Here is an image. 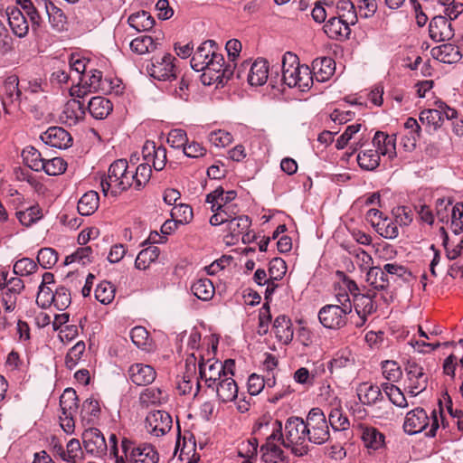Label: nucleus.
I'll return each mask as SVG.
<instances>
[{"instance_id": "2eb2a0df", "label": "nucleus", "mask_w": 463, "mask_h": 463, "mask_svg": "<svg viewBox=\"0 0 463 463\" xmlns=\"http://www.w3.org/2000/svg\"><path fill=\"white\" fill-rule=\"evenodd\" d=\"M375 294H362L355 296L354 299V307L358 316V320L355 322L356 327H362L367 321V317L373 314L377 307L373 301Z\"/></svg>"}, {"instance_id": "423d86ee", "label": "nucleus", "mask_w": 463, "mask_h": 463, "mask_svg": "<svg viewBox=\"0 0 463 463\" xmlns=\"http://www.w3.org/2000/svg\"><path fill=\"white\" fill-rule=\"evenodd\" d=\"M307 430L310 443L321 445L328 441L330 438L329 424L324 411L318 408H312L306 419Z\"/></svg>"}, {"instance_id": "b1692460", "label": "nucleus", "mask_w": 463, "mask_h": 463, "mask_svg": "<svg viewBox=\"0 0 463 463\" xmlns=\"http://www.w3.org/2000/svg\"><path fill=\"white\" fill-rule=\"evenodd\" d=\"M236 196L237 193L234 190L225 192L222 186H218L206 195L205 202L211 204V211L214 212V210L232 204V202Z\"/></svg>"}, {"instance_id": "09e8293b", "label": "nucleus", "mask_w": 463, "mask_h": 463, "mask_svg": "<svg viewBox=\"0 0 463 463\" xmlns=\"http://www.w3.org/2000/svg\"><path fill=\"white\" fill-rule=\"evenodd\" d=\"M17 219L24 226H30L43 217L42 209L38 205H32L25 210L17 211Z\"/></svg>"}, {"instance_id": "79ce46f5", "label": "nucleus", "mask_w": 463, "mask_h": 463, "mask_svg": "<svg viewBox=\"0 0 463 463\" xmlns=\"http://www.w3.org/2000/svg\"><path fill=\"white\" fill-rule=\"evenodd\" d=\"M62 414L75 415L78 410V396L73 389H66L60 397Z\"/></svg>"}, {"instance_id": "f257e3e1", "label": "nucleus", "mask_w": 463, "mask_h": 463, "mask_svg": "<svg viewBox=\"0 0 463 463\" xmlns=\"http://www.w3.org/2000/svg\"><path fill=\"white\" fill-rule=\"evenodd\" d=\"M191 67L195 71H203V83H206L205 78L209 75L208 84L212 81L223 84L233 74L231 65L224 66V58L216 51L212 40L203 43L196 49L191 59Z\"/></svg>"}, {"instance_id": "ddd939ff", "label": "nucleus", "mask_w": 463, "mask_h": 463, "mask_svg": "<svg viewBox=\"0 0 463 463\" xmlns=\"http://www.w3.org/2000/svg\"><path fill=\"white\" fill-rule=\"evenodd\" d=\"M172 422V418L166 411H155L146 416V429L150 434L160 437L171 430Z\"/></svg>"}, {"instance_id": "a878e982", "label": "nucleus", "mask_w": 463, "mask_h": 463, "mask_svg": "<svg viewBox=\"0 0 463 463\" xmlns=\"http://www.w3.org/2000/svg\"><path fill=\"white\" fill-rule=\"evenodd\" d=\"M273 330L278 341L288 345L294 336L293 325L287 316L280 315L276 317L273 323Z\"/></svg>"}, {"instance_id": "a211bd4d", "label": "nucleus", "mask_w": 463, "mask_h": 463, "mask_svg": "<svg viewBox=\"0 0 463 463\" xmlns=\"http://www.w3.org/2000/svg\"><path fill=\"white\" fill-rule=\"evenodd\" d=\"M129 380L136 385L145 386L152 383L156 377V370L148 364L137 363L129 366L128 370Z\"/></svg>"}, {"instance_id": "0eeeda50", "label": "nucleus", "mask_w": 463, "mask_h": 463, "mask_svg": "<svg viewBox=\"0 0 463 463\" xmlns=\"http://www.w3.org/2000/svg\"><path fill=\"white\" fill-rule=\"evenodd\" d=\"M8 276V271L0 272V297L5 311L11 312L16 307L17 298L24 288V284L20 278L9 279Z\"/></svg>"}, {"instance_id": "603ef678", "label": "nucleus", "mask_w": 463, "mask_h": 463, "mask_svg": "<svg viewBox=\"0 0 463 463\" xmlns=\"http://www.w3.org/2000/svg\"><path fill=\"white\" fill-rule=\"evenodd\" d=\"M63 461L66 463H78L83 455L80 442L78 439H70L64 450Z\"/></svg>"}, {"instance_id": "f03ea898", "label": "nucleus", "mask_w": 463, "mask_h": 463, "mask_svg": "<svg viewBox=\"0 0 463 463\" xmlns=\"http://www.w3.org/2000/svg\"><path fill=\"white\" fill-rule=\"evenodd\" d=\"M281 71L282 81L289 88L297 87L301 91H305L313 83L309 67L301 65L298 57L291 52H287L283 55Z\"/></svg>"}, {"instance_id": "c9c22d12", "label": "nucleus", "mask_w": 463, "mask_h": 463, "mask_svg": "<svg viewBox=\"0 0 463 463\" xmlns=\"http://www.w3.org/2000/svg\"><path fill=\"white\" fill-rule=\"evenodd\" d=\"M362 439L367 449L377 450L383 447L385 437L374 427H365L363 429Z\"/></svg>"}, {"instance_id": "6e6552de", "label": "nucleus", "mask_w": 463, "mask_h": 463, "mask_svg": "<svg viewBox=\"0 0 463 463\" xmlns=\"http://www.w3.org/2000/svg\"><path fill=\"white\" fill-rule=\"evenodd\" d=\"M121 449L131 463H157L159 459L157 451L151 444L142 443L135 447L130 439L123 438Z\"/></svg>"}, {"instance_id": "f3484780", "label": "nucleus", "mask_w": 463, "mask_h": 463, "mask_svg": "<svg viewBox=\"0 0 463 463\" xmlns=\"http://www.w3.org/2000/svg\"><path fill=\"white\" fill-rule=\"evenodd\" d=\"M429 33L432 40L444 42L454 36L451 23L445 16L437 15L430 20Z\"/></svg>"}, {"instance_id": "f8f14e48", "label": "nucleus", "mask_w": 463, "mask_h": 463, "mask_svg": "<svg viewBox=\"0 0 463 463\" xmlns=\"http://www.w3.org/2000/svg\"><path fill=\"white\" fill-rule=\"evenodd\" d=\"M83 446L87 453L95 457H102L108 451L106 439L99 429L90 428L82 433Z\"/></svg>"}, {"instance_id": "4d7b16f0", "label": "nucleus", "mask_w": 463, "mask_h": 463, "mask_svg": "<svg viewBox=\"0 0 463 463\" xmlns=\"http://www.w3.org/2000/svg\"><path fill=\"white\" fill-rule=\"evenodd\" d=\"M115 287L109 281L99 283L95 289V298L101 304L108 305L115 298Z\"/></svg>"}, {"instance_id": "5fc2aeb1", "label": "nucleus", "mask_w": 463, "mask_h": 463, "mask_svg": "<svg viewBox=\"0 0 463 463\" xmlns=\"http://www.w3.org/2000/svg\"><path fill=\"white\" fill-rule=\"evenodd\" d=\"M380 156L376 150H365L357 156V163L359 166L364 170H373L379 165Z\"/></svg>"}, {"instance_id": "f704fd0d", "label": "nucleus", "mask_w": 463, "mask_h": 463, "mask_svg": "<svg viewBox=\"0 0 463 463\" xmlns=\"http://www.w3.org/2000/svg\"><path fill=\"white\" fill-rule=\"evenodd\" d=\"M366 282L375 290H384L390 285V279L385 276L383 268L373 267L366 271Z\"/></svg>"}, {"instance_id": "7c9ffc66", "label": "nucleus", "mask_w": 463, "mask_h": 463, "mask_svg": "<svg viewBox=\"0 0 463 463\" xmlns=\"http://www.w3.org/2000/svg\"><path fill=\"white\" fill-rule=\"evenodd\" d=\"M312 66L318 81L327 80L334 74L335 69L334 60L329 57L314 60Z\"/></svg>"}, {"instance_id": "c756f323", "label": "nucleus", "mask_w": 463, "mask_h": 463, "mask_svg": "<svg viewBox=\"0 0 463 463\" xmlns=\"http://www.w3.org/2000/svg\"><path fill=\"white\" fill-rule=\"evenodd\" d=\"M112 109V103L108 99L100 96L93 97L88 103L89 112L96 119L107 118Z\"/></svg>"}, {"instance_id": "a18cd8bd", "label": "nucleus", "mask_w": 463, "mask_h": 463, "mask_svg": "<svg viewBox=\"0 0 463 463\" xmlns=\"http://www.w3.org/2000/svg\"><path fill=\"white\" fill-rule=\"evenodd\" d=\"M152 167L153 166L148 162L145 161L133 170V178H135L133 180L134 188L136 190H140L149 182L152 174Z\"/></svg>"}, {"instance_id": "49530a36", "label": "nucleus", "mask_w": 463, "mask_h": 463, "mask_svg": "<svg viewBox=\"0 0 463 463\" xmlns=\"http://www.w3.org/2000/svg\"><path fill=\"white\" fill-rule=\"evenodd\" d=\"M262 458L269 463H284V451L280 447L272 442H266L261 446Z\"/></svg>"}, {"instance_id": "5701e85b", "label": "nucleus", "mask_w": 463, "mask_h": 463, "mask_svg": "<svg viewBox=\"0 0 463 463\" xmlns=\"http://www.w3.org/2000/svg\"><path fill=\"white\" fill-rule=\"evenodd\" d=\"M43 5L52 29L58 33L65 31L68 18L64 12L51 0H43Z\"/></svg>"}, {"instance_id": "c03bdc74", "label": "nucleus", "mask_w": 463, "mask_h": 463, "mask_svg": "<svg viewBox=\"0 0 463 463\" xmlns=\"http://www.w3.org/2000/svg\"><path fill=\"white\" fill-rule=\"evenodd\" d=\"M336 9L339 18H342L346 24L354 25L357 21V14L354 5L350 0H340L336 4Z\"/></svg>"}, {"instance_id": "4468645a", "label": "nucleus", "mask_w": 463, "mask_h": 463, "mask_svg": "<svg viewBox=\"0 0 463 463\" xmlns=\"http://www.w3.org/2000/svg\"><path fill=\"white\" fill-rule=\"evenodd\" d=\"M41 139L46 145L59 149H66L72 144L71 134L61 127L49 128L41 135Z\"/></svg>"}, {"instance_id": "e433bc0d", "label": "nucleus", "mask_w": 463, "mask_h": 463, "mask_svg": "<svg viewBox=\"0 0 463 463\" xmlns=\"http://www.w3.org/2000/svg\"><path fill=\"white\" fill-rule=\"evenodd\" d=\"M193 294L203 301H209L214 296V287L209 279H199L191 286Z\"/></svg>"}, {"instance_id": "aec40b11", "label": "nucleus", "mask_w": 463, "mask_h": 463, "mask_svg": "<svg viewBox=\"0 0 463 463\" xmlns=\"http://www.w3.org/2000/svg\"><path fill=\"white\" fill-rule=\"evenodd\" d=\"M85 114L84 105L78 99H71L63 106L60 121L67 126H75Z\"/></svg>"}, {"instance_id": "338daca9", "label": "nucleus", "mask_w": 463, "mask_h": 463, "mask_svg": "<svg viewBox=\"0 0 463 463\" xmlns=\"http://www.w3.org/2000/svg\"><path fill=\"white\" fill-rule=\"evenodd\" d=\"M420 119L422 123L426 122L428 125L433 126L434 129L440 128L444 120L441 110L433 109L421 111Z\"/></svg>"}, {"instance_id": "ea45409f", "label": "nucleus", "mask_w": 463, "mask_h": 463, "mask_svg": "<svg viewBox=\"0 0 463 463\" xmlns=\"http://www.w3.org/2000/svg\"><path fill=\"white\" fill-rule=\"evenodd\" d=\"M160 254V250L156 245H150L147 248L142 250L136 260L135 267L138 269H147L151 263L156 261Z\"/></svg>"}, {"instance_id": "20e7f679", "label": "nucleus", "mask_w": 463, "mask_h": 463, "mask_svg": "<svg viewBox=\"0 0 463 463\" xmlns=\"http://www.w3.org/2000/svg\"><path fill=\"white\" fill-rule=\"evenodd\" d=\"M305 420L300 417H289L284 426L285 439L283 446L290 449L298 457L305 456L309 451V435Z\"/></svg>"}, {"instance_id": "a19ab883", "label": "nucleus", "mask_w": 463, "mask_h": 463, "mask_svg": "<svg viewBox=\"0 0 463 463\" xmlns=\"http://www.w3.org/2000/svg\"><path fill=\"white\" fill-rule=\"evenodd\" d=\"M226 224V230L232 238L243 235L251 224L250 219L247 215H239L234 219H229Z\"/></svg>"}, {"instance_id": "72a5a7b5", "label": "nucleus", "mask_w": 463, "mask_h": 463, "mask_svg": "<svg viewBox=\"0 0 463 463\" xmlns=\"http://www.w3.org/2000/svg\"><path fill=\"white\" fill-rule=\"evenodd\" d=\"M128 23L137 32H147L154 27L156 21L149 13L141 11L132 14L128 17Z\"/></svg>"}, {"instance_id": "58836bf2", "label": "nucleus", "mask_w": 463, "mask_h": 463, "mask_svg": "<svg viewBox=\"0 0 463 463\" xmlns=\"http://www.w3.org/2000/svg\"><path fill=\"white\" fill-rule=\"evenodd\" d=\"M213 214L210 218V223L213 226H218L224 224L229 219H234L238 217L239 209L236 204H230L221 209L214 210Z\"/></svg>"}, {"instance_id": "3c124183", "label": "nucleus", "mask_w": 463, "mask_h": 463, "mask_svg": "<svg viewBox=\"0 0 463 463\" xmlns=\"http://www.w3.org/2000/svg\"><path fill=\"white\" fill-rule=\"evenodd\" d=\"M165 400L164 392L156 387L145 389L139 396V402L142 405H156L162 403Z\"/></svg>"}, {"instance_id": "393cba45", "label": "nucleus", "mask_w": 463, "mask_h": 463, "mask_svg": "<svg viewBox=\"0 0 463 463\" xmlns=\"http://www.w3.org/2000/svg\"><path fill=\"white\" fill-rule=\"evenodd\" d=\"M351 24H346L339 17H331L324 25L326 34L335 40L347 39L351 33Z\"/></svg>"}, {"instance_id": "412c9836", "label": "nucleus", "mask_w": 463, "mask_h": 463, "mask_svg": "<svg viewBox=\"0 0 463 463\" xmlns=\"http://www.w3.org/2000/svg\"><path fill=\"white\" fill-rule=\"evenodd\" d=\"M8 24L14 35L24 38L28 34L29 24L24 13L15 6L6 8Z\"/></svg>"}, {"instance_id": "6e6d98bb", "label": "nucleus", "mask_w": 463, "mask_h": 463, "mask_svg": "<svg viewBox=\"0 0 463 463\" xmlns=\"http://www.w3.org/2000/svg\"><path fill=\"white\" fill-rule=\"evenodd\" d=\"M348 252L354 257L355 262L361 271H367L373 267V260L372 256L362 248L350 247L348 249Z\"/></svg>"}, {"instance_id": "8fccbe9b", "label": "nucleus", "mask_w": 463, "mask_h": 463, "mask_svg": "<svg viewBox=\"0 0 463 463\" xmlns=\"http://www.w3.org/2000/svg\"><path fill=\"white\" fill-rule=\"evenodd\" d=\"M385 276L390 279L391 283H398L400 287L405 281V267L397 262H390L383 265Z\"/></svg>"}, {"instance_id": "6ab92c4d", "label": "nucleus", "mask_w": 463, "mask_h": 463, "mask_svg": "<svg viewBox=\"0 0 463 463\" xmlns=\"http://www.w3.org/2000/svg\"><path fill=\"white\" fill-rule=\"evenodd\" d=\"M407 380L410 382L407 388L412 396H416L427 388L428 378L423 369L416 364L407 362Z\"/></svg>"}, {"instance_id": "de8ad7c7", "label": "nucleus", "mask_w": 463, "mask_h": 463, "mask_svg": "<svg viewBox=\"0 0 463 463\" xmlns=\"http://www.w3.org/2000/svg\"><path fill=\"white\" fill-rule=\"evenodd\" d=\"M359 401L363 404L371 405L375 403L382 395L378 386L363 383L357 390Z\"/></svg>"}, {"instance_id": "cd10ccee", "label": "nucleus", "mask_w": 463, "mask_h": 463, "mask_svg": "<svg viewBox=\"0 0 463 463\" xmlns=\"http://www.w3.org/2000/svg\"><path fill=\"white\" fill-rule=\"evenodd\" d=\"M432 55L443 63H456L462 58L459 48L451 43H444L432 49Z\"/></svg>"}, {"instance_id": "1a4fd4ad", "label": "nucleus", "mask_w": 463, "mask_h": 463, "mask_svg": "<svg viewBox=\"0 0 463 463\" xmlns=\"http://www.w3.org/2000/svg\"><path fill=\"white\" fill-rule=\"evenodd\" d=\"M176 59L170 53L161 57H154L147 65L148 74L157 80H171L176 78Z\"/></svg>"}, {"instance_id": "774afa93", "label": "nucleus", "mask_w": 463, "mask_h": 463, "mask_svg": "<svg viewBox=\"0 0 463 463\" xmlns=\"http://www.w3.org/2000/svg\"><path fill=\"white\" fill-rule=\"evenodd\" d=\"M71 302V293L63 286L58 287L54 291L53 306L58 310H65Z\"/></svg>"}, {"instance_id": "680f3d73", "label": "nucleus", "mask_w": 463, "mask_h": 463, "mask_svg": "<svg viewBox=\"0 0 463 463\" xmlns=\"http://www.w3.org/2000/svg\"><path fill=\"white\" fill-rule=\"evenodd\" d=\"M85 352V343L83 341L77 342L67 353L65 357V364L67 368L73 369Z\"/></svg>"}, {"instance_id": "864d4df0", "label": "nucleus", "mask_w": 463, "mask_h": 463, "mask_svg": "<svg viewBox=\"0 0 463 463\" xmlns=\"http://www.w3.org/2000/svg\"><path fill=\"white\" fill-rule=\"evenodd\" d=\"M327 422L335 431L345 430L350 426L348 418L343 413V411L338 408L331 410L328 414Z\"/></svg>"}, {"instance_id": "9b49d317", "label": "nucleus", "mask_w": 463, "mask_h": 463, "mask_svg": "<svg viewBox=\"0 0 463 463\" xmlns=\"http://www.w3.org/2000/svg\"><path fill=\"white\" fill-rule=\"evenodd\" d=\"M349 313L338 307V305H326L318 312V319L324 327L340 329L347 323Z\"/></svg>"}, {"instance_id": "39448f33", "label": "nucleus", "mask_w": 463, "mask_h": 463, "mask_svg": "<svg viewBox=\"0 0 463 463\" xmlns=\"http://www.w3.org/2000/svg\"><path fill=\"white\" fill-rule=\"evenodd\" d=\"M90 75L88 80L80 79V86L77 90H71V95H76L78 98L84 97L87 93L92 91H100L102 93H115L121 92L119 84L114 85L113 80L110 78H102V72L98 70L90 71Z\"/></svg>"}, {"instance_id": "2f4dec72", "label": "nucleus", "mask_w": 463, "mask_h": 463, "mask_svg": "<svg viewBox=\"0 0 463 463\" xmlns=\"http://www.w3.org/2000/svg\"><path fill=\"white\" fill-rule=\"evenodd\" d=\"M99 204V194L95 191H89L80 198L77 209L80 215L90 216L97 211Z\"/></svg>"}, {"instance_id": "052dcab7", "label": "nucleus", "mask_w": 463, "mask_h": 463, "mask_svg": "<svg viewBox=\"0 0 463 463\" xmlns=\"http://www.w3.org/2000/svg\"><path fill=\"white\" fill-rule=\"evenodd\" d=\"M58 261V253L52 248H43L38 251L37 262L43 269H52Z\"/></svg>"}, {"instance_id": "c85d7f7f", "label": "nucleus", "mask_w": 463, "mask_h": 463, "mask_svg": "<svg viewBox=\"0 0 463 463\" xmlns=\"http://www.w3.org/2000/svg\"><path fill=\"white\" fill-rule=\"evenodd\" d=\"M428 415L422 408L407 412V434L421 432L428 425Z\"/></svg>"}, {"instance_id": "13d9d810", "label": "nucleus", "mask_w": 463, "mask_h": 463, "mask_svg": "<svg viewBox=\"0 0 463 463\" xmlns=\"http://www.w3.org/2000/svg\"><path fill=\"white\" fill-rule=\"evenodd\" d=\"M92 249L89 246L79 248L75 252L68 255L65 258L64 265H69L77 262L81 265H86L91 261Z\"/></svg>"}, {"instance_id": "bb28decb", "label": "nucleus", "mask_w": 463, "mask_h": 463, "mask_svg": "<svg viewBox=\"0 0 463 463\" xmlns=\"http://www.w3.org/2000/svg\"><path fill=\"white\" fill-rule=\"evenodd\" d=\"M269 77L268 62L264 59L256 60L250 68L247 80L251 86H262Z\"/></svg>"}, {"instance_id": "69168bd1", "label": "nucleus", "mask_w": 463, "mask_h": 463, "mask_svg": "<svg viewBox=\"0 0 463 463\" xmlns=\"http://www.w3.org/2000/svg\"><path fill=\"white\" fill-rule=\"evenodd\" d=\"M19 80L16 76L8 77L4 82V94L10 99L11 102L18 100L21 97V90L18 88Z\"/></svg>"}, {"instance_id": "37998d69", "label": "nucleus", "mask_w": 463, "mask_h": 463, "mask_svg": "<svg viewBox=\"0 0 463 463\" xmlns=\"http://www.w3.org/2000/svg\"><path fill=\"white\" fill-rule=\"evenodd\" d=\"M157 43L148 35H143L133 39L130 43V49L137 54H145L155 51L157 48Z\"/></svg>"}, {"instance_id": "7ed1b4c3", "label": "nucleus", "mask_w": 463, "mask_h": 463, "mask_svg": "<svg viewBox=\"0 0 463 463\" xmlns=\"http://www.w3.org/2000/svg\"><path fill=\"white\" fill-rule=\"evenodd\" d=\"M133 170H129L126 159H118L109 167L108 176L101 179V188L105 195L110 193L113 196L134 187Z\"/></svg>"}, {"instance_id": "4be33fe9", "label": "nucleus", "mask_w": 463, "mask_h": 463, "mask_svg": "<svg viewBox=\"0 0 463 463\" xmlns=\"http://www.w3.org/2000/svg\"><path fill=\"white\" fill-rule=\"evenodd\" d=\"M212 391L216 393L220 402H231L238 398V385L232 376H225L220 380Z\"/></svg>"}, {"instance_id": "0e129e2a", "label": "nucleus", "mask_w": 463, "mask_h": 463, "mask_svg": "<svg viewBox=\"0 0 463 463\" xmlns=\"http://www.w3.org/2000/svg\"><path fill=\"white\" fill-rule=\"evenodd\" d=\"M383 389L394 405L405 407V394L399 387L392 383H385L383 385Z\"/></svg>"}, {"instance_id": "dca6fc26", "label": "nucleus", "mask_w": 463, "mask_h": 463, "mask_svg": "<svg viewBox=\"0 0 463 463\" xmlns=\"http://www.w3.org/2000/svg\"><path fill=\"white\" fill-rule=\"evenodd\" d=\"M144 161L148 162L156 171H161L165 166L166 150L164 146H156L152 141H146L142 148Z\"/></svg>"}, {"instance_id": "bf43d9fd", "label": "nucleus", "mask_w": 463, "mask_h": 463, "mask_svg": "<svg viewBox=\"0 0 463 463\" xmlns=\"http://www.w3.org/2000/svg\"><path fill=\"white\" fill-rule=\"evenodd\" d=\"M171 216L175 220V225L176 222L188 223L193 219V209L188 204H175L171 211Z\"/></svg>"}, {"instance_id": "9d476101", "label": "nucleus", "mask_w": 463, "mask_h": 463, "mask_svg": "<svg viewBox=\"0 0 463 463\" xmlns=\"http://www.w3.org/2000/svg\"><path fill=\"white\" fill-rule=\"evenodd\" d=\"M199 357L198 367L201 381L204 383L208 389L214 390V385H216L220 380L227 376L225 368L222 366V363L219 361H211L208 359L204 362L201 354Z\"/></svg>"}, {"instance_id": "4c0bfd02", "label": "nucleus", "mask_w": 463, "mask_h": 463, "mask_svg": "<svg viewBox=\"0 0 463 463\" xmlns=\"http://www.w3.org/2000/svg\"><path fill=\"white\" fill-rule=\"evenodd\" d=\"M24 164L32 170L40 172L44 169V161L42 154L33 146H26L22 152Z\"/></svg>"}, {"instance_id": "e2e57ef3", "label": "nucleus", "mask_w": 463, "mask_h": 463, "mask_svg": "<svg viewBox=\"0 0 463 463\" xmlns=\"http://www.w3.org/2000/svg\"><path fill=\"white\" fill-rule=\"evenodd\" d=\"M38 269V264L30 258H22L14 264V273L18 276H29Z\"/></svg>"}, {"instance_id": "473e14b6", "label": "nucleus", "mask_w": 463, "mask_h": 463, "mask_svg": "<svg viewBox=\"0 0 463 463\" xmlns=\"http://www.w3.org/2000/svg\"><path fill=\"white\" fill-rule=\"evenodd\" d=\"M373 146L379 156L388 155L392 157L395 154V138L394 136H389L382 131H377L373 138Z\"/></svg>"}]
</instances>
